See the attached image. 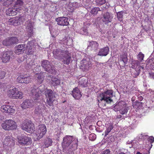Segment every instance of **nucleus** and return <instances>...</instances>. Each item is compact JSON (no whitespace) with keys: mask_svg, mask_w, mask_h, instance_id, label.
Wrapping results in <instances>:
<instances>
[{"mask_svg":"<svg viewBox=\"0 0 154 154\" xmlns=\"http://www.w3.org/2000/svg\"><path fill=\"white\" fill-rule=\"evenodd\" d=\"M77 139L70 135L66 136L62 143L63 151L67 154H74L77 146Z\"/></svg>","mask_w":154,"mask_h":154,"instance_id":"1","label":"nucleus"},{"mask_svg":"<svg viewBox=\"0 0 154 154\" xmlns=\"http://www.w3.org/2000/svg\"><path fill=\"white\" fill-rule=\"evenodd\" d=\"M53 54L54 57L59 60L63 59V63L69 64L70 61L71 54L67 51H64L59 49L54 50Z\"/></svg>","mask_w":154,"mask_h":154,"instance_id":"2","label":"nucleus"},{"mask_svg":"<svg viewBox=\"0 0 154 154\" xmlns=\"http://www.w3.org/2000/svg\"><path fill=\"white\" fill-rule=\"evenodd\" d=\"M112 96V90H108L100 94V97H98V101L103 100L107 103H110L113 101V100L111 99Z\"/></svg>","mask_w":154,"mask_h":154,"instance_id":"3","label":"nucleus"},{"mask_svg":"<svg viewBox=\"0 0 154 154\" xmlns=\"http://www.w3.org/2000/svg\"><path fill=\"white\" fill-rule=\"evenodd\" d=\"M41 66L45 70L49 73L55 75L56 73L54 66L47 60H43L41 62Z\"/></svg>","mask_w":154,"mask_h":154,"instance_id":"4","label":"nucleus"},{"mask_svg":"<svg viewBox=\"0 0 154 154\" xmlns=\"http://www.w3.org/2000/svg\"><path fill=\"white\" fill-rule=\"evenodd\" d=\"M2 128L5 130H12L16 129V123L11 119L6 120L1 125Z\"/></svg>","mask_w":154,"mask_h":154,"instance_id":"5","label":"nucleus"},{"mask_svg":"<svg viewBox=\"0 0 154 154\" xmlns=\"http://www.w3.org/2000/svg\"><path fill=\"white\" fill-rule=\"evenodd\" d=\"M47 132V128L44 124L40 125L37 128L35 134L37 137L36 139L38 140L42 138L45 135Z\"/></svg>","mask_w":154,"mask_h":154,"instance_id":"6","label":"nucleus"},{"mask_svg":"<svg viewBox=\"0 0 154 154\" xmlns=\"http://www.w3.org/2000/svg\"><path fill=\"white\" fill-rule=\"evenodd\" d=\"M44 94L47 98L46 101L47 104L50 106H52L54 100V94L50 89H46L45 91Z\"/></svg>","mask_w":154,"mask_h":154,"instance_id":"7","label":"nucleus"},{"mask_svg":"<svg viewBox=\"0 0 154 154\" xmlns=\"http://www.w3.org/2000/svg\"><path fill=\"white\" fill-rule=\"evenodd\" d=\"M17 139L18 143L20 145L23 146L30 145L32 142L31 138L23 135H22L18 137Z\"/></svg>","mask_w":154,"mask_h":154,"instance_id":"8","label":"nucleus"},{"mask_svg":"<svg viewBox=\"0 0 154 154\" xmlns=\"http://www.w3.org/2000/svg\"><path fill=\"white\" fill-rule=\"evenodd\" d=\"M24 20L23 16H17L9 19L8 22V24L10 25L17 26L22 24Z\"/></svg>","mask_w":154,"mask_h":154,"instance_id":"9","label":"nucleus"},{"mask_svg":"<svg viewBox=\"0 0 154 154\" xmlns=\"http://www.w3.org/2000/svg\"><path fill=\"white\" fill-rule=\"evenodd\" d=\"M23 130L29 133H32L34 131V124L30 120L27 121L25 123L23 124L21 126Z\"/></svg>","mask_w":154,"mask_h":154,"instance_id":"10","label":"nucleus"},{"mask_svg":"<svg viewBox=\"0 0 154 154\" xmlns=\"http://www.w3.org/2000/svg\"><path fill=\"white\" fill-rule=\"evenodd\" d=\"M13 52L12 51H4L2 56V61L5 63L8 61L10 58L13 59L14 56L13 55Z\"/></svg>","mask_w":154,"mask_h":154,"instance_id":"11","label":"nucleus"},{"mask_svg":"<svg viewBox=\"0 0 154 154\" xmlns=\"http://www.w3.org/2000/svg\"><path fill=\"white\" fill-rule=\"evenodd\" d=\"M42 91L41 90L40 87L39 88L34 86L32 88L31 90V95L35 100H37L40 97Z\"/></svg>","mask_w":154,"mask_h":154,"instance_id":"12","label":"nucleus"},{"mask_svg":"<svg viewBox=\"0 0 154 154\" xmlns=\"http://www.w3.org/2000/svg\"><path fill=\"white\" fill-rule=\"evenodd\" d=\"M112 18L113 17L112 14L107 12L103 14L102 17V21L106 24L111 22Z\"/></svg>","mask_w":154,"mask_h":154,"instance_id":"13","label":"nucleus"},{"mask_svg":"<svg viewBox=\"0 0 154 154\" xmlns=\"http://www.w3.org/2000/svg\"><path fill=\"white\" fill-rule=\"evenodd\" d=\"M26 30L28 32V36H32L33 34V26L32 22L29 20L26 22L25 23Z\"/></svg>","mask_w":154,"mask_h":154,"instance_id":"14","label":"nucleus"},{"mask_svg":"<svg viewBox=\"0 0 154 154\" xmlns=\"http://www.w3.org/2000/svg\"><path fill=\"white\" fill-rule=\"evenodd\" d=\"M90 64V62L83 59L80 62V69L84 71H86L89 69Z\"/></svg>","mask_w":154,"mask_h":154,"instance_id":"15","label":"nucleus"},{"mask_svg":"<svg viewBox=\"0 0 154 154\" xmlns=\"http://www.w3.org/2000/svg\"><path fill=\"white\" fill-rule=\"evenodd\" d=\"M45 107L44 105L40 104L36 106L34 110V113L37 116L42 115L45 110Z\"/></svg>","mask_w":154,"mask_h":154,"instance_id":"16","label":"nucleus"},{"mask_svg":"<svg viewBox=\"0 0 154 154\" xmlns=\"http://www.w3.org/2000/svg\"><path fill=\"white\" fill-rule=\"evenodd\" d=\"M68 19L66 17H59L56 18V20L57 24L61 26H67L69 24L68 21Z\"/></svg>","mask_w":154,"mask_h":154,"instance_id":"17","label":"nucleus"},{"mask_svg":"<svg viewBox=\"0 0 154 154\" xmlns=\"http://www.w3.org/2000/svg\"><path fill=\"white\" fill-rule=\"evenodd\" d=\"M44 77L42 72L35 74L34 75V79L36 83L38 84L42 83L44 80Z\"/></svg>","mask_w":154,"mask_h":154,"instance_id":"18","label":"nucleus"},{"mask_svg":"<svg viewBox=\"0 0 154 154\" xmlns=\"http://www.w3.org/2000/svg\"><path fill=\"white\" fill-rule=\"evenodd\" d=\"M88 48L92 51L96 52L97 51L99 48V45L96 42L92 41L89 42Z\"/></svg>","mask_w":154,"mask_h":154,"instance_id":"19","label":"nucleus"},{"mask_svg":"<svg viewBox=\"0 0 154 154\" xmlns=\"http://www.w3.org/2000/svg\"><path fill=\"white\" fill-rule=\"evenodd\" d=\"M34 105L33 101L32 100L27 99L25 100L21 104V107L23 109L31 107Z\"/></svg>","mask_w":154,"mask_h":154,"instance_id":"20","label":"nucleus"},{"mask_svg":"<svg viewBox=\"0 0 154 154\" xmlns=\"http://www.w3.org/2000/svg\"><path fill=\"white\" fill-rule=\"evenodd\" d=\"M26 50L25 44L19 45L15 47L14 52L17 55L23 53Z\"/></svg>","mask_w":154,"mask_h":154,"instance_id":"21","label":"nucleus"},{"mask_svg":"<svg viewBox=\"0 0 154 154\" xmlns=\"http://www.w3.org/2000/svg\"><path fill=\"white\" fill-rule=\"evenodd\" d=\"M1 110L3 112H5L7 113H13L15 110L12 108L11 106L7 105H3L1 107Z\"/></svg>","mask_w":154,"mask_h":154,"instance_id":"22","label":"nucleus"},{"mask_svg":"<svg viewBox=\"0 0 154 154\" xmlns=\"http://www.w3.org/2000/svg\"><path fill=\"white\" fill-rule=\"evenodd\" d=\"M19 10L17 8H10L6 11V14L7 15L9 16H14L17 14V12L19 11Z\"/></svg>","mask_w":154,"mask_h":154,"instance_id":"23","label":"nucleus"},{"mask_svg":"<svg viewBox=\"0 0 154 154\" xmlns=\"http://www.w3.org/2000/svg\"><path fill=\"white\" fill-rule=\"evenodd\" d=\"M72 95L75 99L77 100L79 99L82 96L80 91L77 88L74 89L72 91Z\"/></svg>","mask_w":154,"mask_h":154,"instance_id":"24","label":"nucleus"},{"mask_svg":"<svg viewBox=\"0 0 154 154\" xmlns=\"http://www.w3.org/2000/svg\"><path fill=\"white\" fill-rule=\"evenodd\" d=\"M109 51V49L108 47L106 46L100 49L98 55L100 56H106L108 54Z\"/></svg>","mask_w":154,"mask_h":154,"instance_id":"25","label":"nucleus"},{"mask_svg":"<svg viewBox=\"0 0 154 154\" xmlns=\"http://www.w3.org/2000/svg\"><path fill=\"white\" fill-rule=\"evenodd\" d=\"M146 68L148 70L152 69L154 70V59H149L146 63Z\"/></svg>","mask_w":154,"mask_h":154,"instance_id":"26","label":"nucleus"},{"mask_svg":"<svg viewBox=\"0 0 154 154\" xmlns=\"http://www.w3.org/2000/svg\"><path fill=\"white\" fill-rule=\"evenodd\" d=\"M127 106V104L124 101L121 100L114 107V110L116 111H118V109Z\"/></svg>","mask_w":154,"mask_h":154,"instance_id":"27","label":"nucleus"},{"mask_svg":"<svg viewBox=\"0 0 154 154\" xmlns=\"http://www.w3.org/2000/svg\"><path fill=\"white\" fill-rule=\"evenodd\" d=\"M50 83L51 85L55 87L60 84V80L57 78H54L50 81Z\"/></svg>","mask_w":154,"mask_h":154,"instance_id":"28","label":"nucleus"},{"mask_svg":"<svg viewBox=\"0 0 154 154\" xmlns=\"http://www.w3.org/2000/svg\"><path fill=\"white\" fill-rule=\"evenodd\" d=\"M17 88H14L13 89H10L8 91V95L11 98L14 99L15 97V95L16 94Z\"/></svg>","mask_w":154,"mask_h":154,"instance_id":"29","label":"nucleus"},{"mask_svg":"<svg viewBox=\"0 0 154 154\" xmlns=\"http://www.w3.org/2000/svg\"><path fill=\"white\" fill-rule=\"evenodd\" d=\"M88 82V79L86 78H81L80 79L79 84L83 87H86Z\"/></svg>","mask_w":154,"mask_h":154,"instance_id":"30","label":"nucleus"},{"mask_svg":"<svg viewBox=\"0 0 154 154\" xmlns=\"http://www.w3.org/2000/svg\"><path fill=\"white\" fill-rule=\"evenodd\" d=\"M87 8L91 10L90 12L92 14H96L98 11H100V9L99 7H94L91 8L90 6L89 7H88Z\"/></svg>","mask_w":154,"mask_h":154,"instance_id":"31","label":"nucleus"},{"mask_svg":"<svg viewBox=\"0 0 154 154\" xmlns=\"http://www.w3.org/2000/svg\"><path fill=\"white\" fill-rule=\"evenodd\" d=\"M140 71V67H139L138 68H135L134 71L132 72V75L134 77H136L139 75Z\"/></svg>","mask_w":154,"mask_h":154,"instance_id":"32","label":"nucleus"},{"mask_svg":"<svg viewBox=\"0 0 154 154\" xmlns=\"http://www.w3.org/2000/svg\"><path fill=\"white\" fill-rule=\"evenodd\" d=\"M125 13L124 11H121L117 13V17L118 20L120 22L123 20V14Z\"/></svg>","mask_w":154,"mask_h":154,"instance_id":"33","label":"nucleus"},{"mask_svg":"<svg viewBox=\"0 0 154 154\" xmlns=\"http://www.w3.org/2000/svg\"><path fill=\"white\" fill-rule=\"evenodd\" d=\"M53 141L50 138H48L46 139L44 142L45 147H48L52 145Z\"/></svg>","mask_w":154,"mask_h":154,"instance_id":"34","label":"nucleus"},{"mask_svg":"<svg viewBox=\"0 0 154 154\" xmlns=\"http://www.w3.org/2000/svg\"><path fill=\"white\" fill-rule=\"evenodd\" d=\"M140 62L138 60H134L132 61L131 67L132 68H138L140 67Z\"/></svg>","mask_w":154,"mask_h":154,"instance_id":"35","label":"nucleus"},{"mask_svg":"<svg viewBox=\"0 0 154 154\" xmlns=\"http://www.w3.org/2000/svg\"><path fill=\"white\" fill-rule=\"evenodd\" d=\"M128 107H127V106L124 107H122V108H119L118 109V110L119 111L120 113L122 114H125L127 113L128 111Z\"/></svg>","mask_w":154,"mask_h":154,"instance_id":"36","label":"nucleus"},{"mask_svg":"<svg viewBox=\"0 0 154 154\" xmlns=\"http://www.w3.org/2000/svg\"><path fill=\"white\" fill-rule=\"evenodd\" d=\"M26 51L27 54H32L34 52V49L30 47V46H27L26 48Z\"/></svg>","mask_w":154,"mask_h":154,"instance_id":"37","label":"nucleus"},{"mask_svg":"<svg viewBox=\"0 0 154 154\" xmlns=\"http://www.w3.org/2000/svg\"><path fill=\"white\" fill-rule=\"evenodd\" d=\"M121 59L122 61L125 64L128 62V58L127 57V54L126 53H124L123 54L121 55L120 56Z\"/></svg>","mask_w":154,"mask_h":154,"instance_id":"38","label":"nucleus"},{"mask_svg":"<svg viewBox=\"0 0 154 154\" xmlns=\"http://www.w3.org/2000/svg\"><path fill=\"white\" fill-rule=\"evenodd\" d=\"M143 103L136 101L133 104V106L134 107L138 108H141L142 106Z\"/></svg>","mask_w":154,"mask_h":154,"instance_id":"39","label":"nucleus"},{"mask_svg":"<svg viewBox=\"0 0 154 154\" xmlns=\"http://www.w3.org/2000/svg\"><path fill=\"white\" fill-rule=\"evenodd\" d=\"M2 44L6 46L12 45L10 38L4 40L2 42Z\"/></svg>","mask_w":154,"mask_h":154,"instance_id":"40","label":"nucleus"},{"mask_svg":"<svg viewBox=\"0 0 154 154\" xmlns=\"http://www.w3.org/2000/svg\"><path fill=\"white\" fill-rule=\"evenodd\" d=\"M11 140L10 136H7L5 137L4 141L3 143L6 145H8L10 143Z\"/></svg>","mask_w":154,"mask_h":154,"instance_id":"41","label":"nucleus"},{"mask_svg":"<svg viewBox=\"0 0 154 154\" xmlns=\"http://www.w3.org/2000/svg\"><path fill=\"white\" fill-rule=\"evenodd\" d=\"M9 38L12 45L17 44L18 42V39L15 37H11Z\"/></svg>","mask_w":154,"mask_h":154,"instance_id":"42","label":"nucleus"},{"mask_svg":"<svg viewBox=\"0 0 154 154\" xmlns=\"http://www.w3.org/2000/svg\"><path fill=\"white\" fill-rule=\"evenodd\" d=\"M95 4L98 5H101L106 2L105 0H94Z\"/></svg>","mask_w":154,"mask_h":154,"instance_id":"43","label":"nucleus"},{"mask_svg":"<svg viewBox=\"0 0 154 154\" xmlns=\"http://www.w3.org/2000/svg\"><path fill=\"white\" fill-rule=\"evenodd\" d=\"M16 93V94L15 95V97H14V99H16L17 98H19L21 99L22 98L23 94L22 92L18 91L17 90V92Z\"/></svg>","mask_w":154,"mask_h":154,"instance_id":"44","label":"nucleus"},{"mask_svg":"<svg viewBox=\"0 0 154 154\" xmlns=\"http://www.w3.org/2000/svg\"><path fill=\"white\" fill-rule=\"evenodd\" d=\"M31 78L30 77H27L26 75H24V79L23 83H29L30 82Z\"/></svg>","mask_w":154,"mask_h":154,"instance_id":"45","label":"nucleus"},{"mask_svg":"<svg viewBox=\"0 0 154 154\" xmlns=\"http://www.w3.org/2000/svg\"><path fill=\"white\" fill-rule=\"evenodd\" d=\"M26 61V63L25 64L26 68L27 69H29L31 68L32 66V62H29V59L27 60Z\"/></svg>","mask_w":154,"mask_h":154,"instance_id":"46","label":"nucleus"},{"mask_svg":"<svg viewBox=\"0 0 154 154\" xmlns=\"http://www.w3.org/2000/svg\"><path fill=\"white\" fill-rule=\"evenodd\" d=\"M113 128V127L112 125H110L107 128L105 131V136H106L108 135Z\"/></svg>","mask_w":154,"mask_h":154,"instance_id":"47","label":"nucleus"},{"mask_svg":"<svg viewBox=\"0 0 154 154\" xmlns=\"http://www.w3.org/2000/svg\"><path fill=\"white\" fill-rule=\"evenodd\" d=\"M23 4V1L22 0H17L15 2V5L16 7H20L22 6Z\"/></svg>","mask_w":154,"mask_h":154,"instance_id":"48","label":"nucleus"},{"mask_svg":"<svg viewBox=\"0 0 154 154\" xmlns=\"http://www.w3.org/2000/svg\"><path fill=\"white\" fill-rule=\"evenodd\" d=\"M144 57V55L141 52L139 53V54L138 55L137 58L138 60L141 62L143 60Z\"/></svg>","mask_w":154,"mask_h":154,"instance_id":"49","label":"nucleus"},{"mask_svg":"<svg viewBox=\"0 0 154 154\" xmlns=\"http://www.w3.org/2000/svg\"><path fill=\"white\" fill-rule=\"evenodd\" d=\"M14 2V0H6L3 3V5L5 6H8Z\"/></svg>","mask_w":154,"mask_h":154,"instance_id":"50","label":"nucleus"},{"mask_svg":"<svg viewBox=\"0 0 154 154\" xmlns=\"http://www.w3.org/2000/svg\"><path fill=\"white\" fill-rule=\"evenodd\" d=\"M24 79V75H20V76H18L17 79V81L18 82L23 83Z\"/></svg>","mask_w":154,"mask_h":154,"instance_id":"51","label":"nucleus"},{"mask_svg":"<svg viewBox=\"0 0 154 154\" xmlns=\"http://www.w3.org/2000/svg\"><path fill=\"white\" fill-rule=\"evenodd\" d=\"M81 32L83 35H86L87 34V30L85 27H83L81 29Z\"/></svg>","mask_w":154,"mask_h":154,"instance_id":"52","label":"nucleus"},{"mask_svg":"<svg viewBox=\"0 0 154 154\" xmlns=\"http://www.w3.org/2000/svg\"><path fill=\"white\" fill-rule=\"evenodd\" d=\"M89 138L90 140H93L96 138V136L95 134L92 133L90 135Z\"/></svg>","mask_w":154,"mask_h":154,"instance_id":"53","label":"nucleus"},{"mask_svg":"<svg viewBox=\"0 0 154 154\" xmlns=\"http://www.w3.org/2000/svg\"><path fill=\"white\" fill-rule=\"evenodd\" d=\"M5 72L2 71H0V79H3L5 77Z\"/></svg>","mask_w":154,"mask_h":154,"instance_id":"54","label":"nucleus"},{"mask_svg":"<svg viewBox=\"0 0 154 154\" xmlns=\"http://www.w3.org/2000/svg\"><path fill=\"white\" fill-rule=\"evenodd\" d=\"M148 140L150 142V143H152L154 141V137L152 136L149 137L148 139Z\"/></svg>","mask_w":154,"mask_h":154,"instance_id":"55","label":"nucleus"},{"mask_svg":"<svg viewBox=\"0 0 154 154\" xmlns=\"http://www.w3.org/2000/svg\"><path fill=\"white\" fill-rule=\"evenodd\" d=\"M101 154H110V151L109 149L103 151Z\"/></svg>","mask_w":154,"mask_h":154,"instance_id":"56","label":"nucleus"},{"mask_svg":"<svg viewBox=\"0 0 154 154\" xmlns=\"http://www.w3.org/2000/svg\"><path fill=\"white\" fill-rule=\"evenodd\" d=\"M34 44V41L33 40H32L30 42H29L28 43H27V46H30V47H32V46Z\"/></svg>","mask_w":154,"mask_h":154,"instance_id":"57","label":"nucleus"},{"mask_svg":"<svg viewBox=\"0 0 154 154\" xmlns=\"http://www.w3.org/2000/svg\"><path fill=\"white\" fill-rule=\"evenodd\" d=\"M150 29V27L149 26H148V27H147L146 26H145V27L144 28V29L146 32H147Z\"/></svg>","mask_w":154,"mask_h":154,"instance_id":"58","label":"nucleus"},{"mask_svg":"<svg viewBox=\"0 0 154 154\" xmlns=\"http://www.w3.org/2000/svg\"><path fill=\"white\" fill-rule=\"evenodd\" d=\"M123 118H124V117L120 115H118L116 117V118L118 119H120L121 118L122 119Z\"/></svg>","mask_w":154,"mask_h":154,"instance_id":"59","label":"nucleus"},{"mask_svg":"<svg viewBox=\"0 0 154 154\" xmlns=\"http://www.w3.org/2000/svg\"><path fill=\"white\" fill-rule=\"evenodd\" d=\"M138 99L140 101H142L143 100V97L141 96H140L138 97Z\"/></svg>","mask_w":154,"mask_h":154,"instance_id":"60","label":"nucleus"},{"mask_svg":"<svg viewBox=\"0 0 154 154\" xmlns=\"http://www.w3.org/2000/svg\"><path fill=\"white\" fill-rule=\"evenodd\" d=\"M2 27V25H0V31H1V32H2L3 31H4V29Z\"/></svg>","mask_w":154,"mask_h":154,"instance_id":"61","label":"nucleus"},{"mask_svg":"<svg viewBox=\"0 0 154 154\" xmlns=\"http://www.w3.org/2000/svg\"><path fill=\"white\" fill-rule=\"evenodd\" d=\"M17 61L19 62V63H21L23 61V60H21L20 58H18L17 60Z\"/></svg>","mask_w":154,"mask_h":154,"instance_id":"62","label":"nucleus"},{"mask_svg":"<svg viewBox=\"0 0 154 154\" xmlns=\"http://www.w3.org/2000/svg\"><path fill=\"white\" fill-rule=\"evenodd\" d=\"M150 75L152 78L154 79V73H152L151 74H150Z\"/></svg>","mask_w":154,"mask_h":154,"instance_id":"63","label":"nucleus"},{"mask_svg":"<svg viewBox=\"0 0 154 154\" xmlns=\"http://www.w3.org/2000/svg\"><path fill=\"white\" fill-rule=\"evenodd\" d=\"M136 154H142L140 152H137Z\"/></svg>","mask_w":154,"mask_h":154,"instance_id":"64","label":"nucleus"}]
</instances>
